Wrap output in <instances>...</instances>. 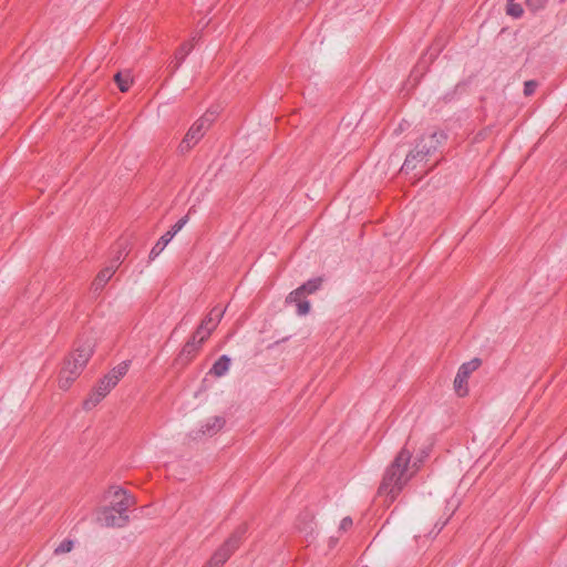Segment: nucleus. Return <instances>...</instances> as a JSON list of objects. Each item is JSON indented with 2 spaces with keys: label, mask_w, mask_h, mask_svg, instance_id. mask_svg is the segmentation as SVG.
<instances>
[{
  "label": "nucleus",
  "mask_w": 567,
  "mask_h": 567,
  "mask_svg": "<svg viewBox=\"0 0 567 567\" xmlns=\"http://www.w3.org/2000/svg\"><path fill=\"white\" fill-rule=\"evenodd\" d=\"M447 135L444 131L437 130L430 134H423L416 142L415 147L421 151L426 158L434 154L446 141Z\"/></svg>",
  "instance_id": "nucleus-8"
},
{
  "label": "nucleus",
  "mask_w": 567,
  "mask_h": 567,
  "mask_svg": "<svg viewBox=\"0 0 567 567\" xmlns=\"http://www.w3.org/2000/svg\"><path fill=\"white\" fill-rule=\"evenodd\" d=\"M195 38L189 42L182 43L175 51L174 60L168 64L167 69L169 74L173 75L183 64L186 56L190 53L194 48Z\"/></svg>",
  "instance_id": "nucleus-13"
},
{
  "label": "nucleus",
  "mask_w": 567,
  "mask_h": 567,
  "mask_svg": "<svg viewBox=\"0 0 567 567\" xmlns=\"http://www.w3.org/2000/svg\"><path fill=\"white\" fill-rule=\"evenodd\" d=\"M113 79L121 92H127L133 83L130 72H117L114 74Z\"/></svg>",
  "instance_id": "nucleus-19"
},
{
  "label": "nucleus",
  "mask_w": 567,
  "mask_h": 567,
  "mask_svg": "<svg viewBox=\"0 0 567 567\" xmlns=\"http://www.w3.org/2000/svg\"><path fill=\"white\" fill-rule=\"evenodd\" d=\"M538 86V82L535 80H528L524 83V94L526 96H530L535 93Z\"/></svg>",
  "instance_id": "nucleus-26"
},
{
  "label": "nucleus",
  "mask_w": 567,
  "mask_h": 567,
  "mask_svg": "<svg viewBox=\"0 0 567 567\" xmlns=\"http://www.w3.org/2000/svg\"><path fill=\"white\" fill-rule=\"evenodd\" d=\"M308 519L309 523H312L313 520V515L309 512H305V513H301L298 517V522L301 523L303 520Z\"/></svg>",
  "instance_id": "nucleus-29"
},
{
  "label": "nucleus",
  "mask_w": 567,
  "mask_h": 567,
  "mask_svg": "<svg viewBox=\"0 0 567 567\" xmlns=\"http://www.w3.org/2000/svg\"><path fill=\"white\" fill-rule=\"evenodd\" d=\"M172 240V238L168 236L167 233H165L153 246V248L150 251V260H154L168 245V243Z\"/></svg>",
  "instance_id": "nucleus-20"
},
{
  "label": "nucleus",
  "mask_w": 567,
  "mask_h": 567,
  "mask_svg": "<svg viewBox=\"0 0 567 567\" xmlns=\"http://www.w3.org/2000/svg\"><path fill=\"white\" fill-rule=\"evenodd\" d=\"M187 221L188 215H185L184 217L179 218L166 233L173 239L174 236L185 226Z\"/></svg>",
  "instance_id": "nucleus-23"
},
{
  "label": "nucleus",
  "mask_w": 567,
  "mask_h": 567,
  "mask_svg": "<svg viewBox=\"0 0 567 567\" xmlns=\"http://www.w3.org/2000/svg\"><path fill=\"white\" fill-rule=\"evenodd\" d=\"M99 520L106 527H123L128 523V516H120L114 508L107 506L101 511Z\"/></svg>",
  "instance_id": "nucleus-11"
},
{
  "label": "nucleus",
  "mask_w": 567,
  "mask_h": 567,
  "mask_svg": "<svg viewBox=\"0 0 567 567\" xmlns=\"http://www.w3.org/2000/svg\"><path fill=\"white\" fill-rule=\"evenodd\" d=\"M231 360L228 355L223 354L220 355L215 363L213 364L209 374H213L214 377L220 378L225 375L229 368H230Z\"/></svg>",
  "instance_id": "nucleus-17"
},
{
  "label": "nucleus",
  "mask_w": 567,
  "mask_h": 567,
  "mask_svg": "<svg viewBox=\"0 0 567 567\" xmlns=\"http://www.w3.org/2000/svg\"><path fill=\"white\" fill-rule=\"evenodd\" d=\"M492 133V126H486L478 131L474 136V142H481L485 140Z\"/></svg>",
  "instance_id": "nucleus-27"
},
{
  "label": "nucleus",
  "mask_w": 567,
  "mask_h": 567,
  "mask_svg": "<svg viewBox=\"0 0 567 567\" xmlns=\"http://www.w3.org/2000/svg\"><path fill=\"white\" fill-rule=\"evenodd\" d=\"M203 567H217L214 563H212V558L203 566Z\"/></svg>",
  "instance_id": "nucleus-31"
},
{
  "label": "nucleus",
  "mask_w": 567,
  "mask_h": 567,
  "mask_svg": "<svg viewBox=\"0 0 567 567\" xmlns=\"http://www.w3.org/2000/svg\"><path fill=\"white\" fill-rule=\"evenodd\" d=\"M225 313V309L216 306L214 307L209 313L200 321L199 326L196 328V330L194 331L196 336H203L207 329H210V327L216 323V326L218 324V322L221 320L223 316Z\"/></svg>",
  "instance_id": "nucleus-12"
},
{
  "label": "nucleus",
  "mask_w": 567,
  "mask_h": 567,
  "mask_svg": "<svg viewBox=\"0 0 567 567\" xmlns=\"http://www.w3.org/2000/svg\"><path fill=\"white\" fill-rule=\"evenodd\" d=\"M424 161H427V158L423 154H421V151L414 147L408 153L404 163L401 166V173L409 174L410 172L416 168L419 163Z\"/></svg>",
  "instance_id": "nucleus-15"
},
{
  "label": "nucleus",
  "mask_w": 567,
  "mask_h": 567,
  "mask_svg": "<svg viewBox=\"0 0 567 567\" xmlns=\"http://www.w3.org/2000/svg\"><path fill=\"white\" fill-rule=\"evenodd\" d=\"M547 2L548 0H526V7L530 11L536 12L540 9H544Z\"/></svg>",
  "instance_id": "nucleus-25"
},
{
  "label": "nucleus",
  "mask_w": 567,
  "mask_h": 567,
  "mask_svg": "<svg viewBox=\"0 0 567 567\" xmlns=\"http://www.w3.org/2000/svg\"><path fill=\"white\" fill-rule=\"evenodd\" d=\"M446 523H447V519L442 523L435 524V527L437 528L436 534H439L443 529V527L446 525Z\"/></svg>",
  "instance_id": "nucleus-30"
},
{
  "label": "nucleus",
  "mask_w": 567,
  "mask_h": 567,
  "mask_svg": "<svg viewBox=\"0 0 567 567\" xmlns=\"http://www.w3.org/2000/svg\"><path fill=\"white\" fill-rule=\"evenodd\" d=\"M216 329V323H214L210 329L200 337L196 336L193 332L192 337L187 340V342L183 346L182 350L175 358L174 364L181 368L186 367L193 359L197 355L199 350L202 349L203 343L210 337L212 332Z\"/></svg>",
  "instance_id": "nucleus-6"
},
{
  "label": "nucleus",
  "mask_w": 567,
  "mask_h": 567,
  "mask_svg": "<svg viewBox=\"0 0 567 567\" xmlns=\"http://www.w3.org/2000/svg\"><path fill=\"white\" fill-rule=\"evenodd\" d=\"M298 529L300 530H307V526L301 527L300 524H298Z\"/></svg>",
  "instance_id": "nucleus-33"
},
{
  "label": "nucleus",
  "mask_w": 567,
  "mask_h": 567,
  "mask_svg": "<svg viewBox=\"0 0 567 567\" xmlns=\"http://www.w3.org/2000/svg\"><path fill=\"white\" fill-rule=\"evenodd\" d=\"M247 530L248 525L246 523L240 524L223 543V545L213 554L212 563H214L217 567H223L224 564L235 553V550L238 549Z\"/></svg>",
  "instance_id": "nucleus-5"
},
{
  "label": "nucleus",
  "mask_w": 567,
  "mask_h": 567,
  "mask_svg": "<svg viewBox=\"0 0 567 567\" xmlns=\"http://www.w3.org/2000/svg\"><path fill=\"white\" fill-rule=\"evenodd\" d=\"M301 3L303 4H308L309 2H311L312 0H299Z\"/></svg>",
  "instance_id": "nucleus-32"
},
{
  "label": "nucleus",
  "mask_w": 567,
  "mask_h": 567,
  "mask_svg": "<svg viewBox=\"0 0 567 567\" xmlns=\"http://www.w3.org/2000/svg\"><path fill=\"white\" fill-rule=\"evenodd\" d=\"M95 341L92 338H79L74 343V350L64 359L59 374V388L68 390L80 377L83 369L94 353Z\"/></svg>",
  "instance_id": "nucleus-2"
},
{
  "label": "nucleus",
  "mask_w": 567,
  "mask_h": 567,
  "mask_svg": "<svg viewBox=\"0 0 567 567\" xmlns=\"http://www.w3.org/2000/svg\"><path fill=\"white\" fill-rule=\"evenodd\" d=\"M131 365L130 360L122 361L120 364L114 367L107 374V379L111 381V385H117L120 380L126 375L128 368Z\"/></svg>",
  "instance_id": "nucleus-16"
},
{
  "label": "nucleus",
  "mask_w": 567,
  "mask_h": 567,
  "mask_svg": "<svg viewBox=\"0 0 567 567\" xmlns=\"http://www.w3.org/2000/svg\"><path fill=\"white\" fill-rule=\"evenodd\" d=\"M226 424V420L223 416H214L209 419L199 431L196 432L194 439L199 437V435H209L213 436L217 432H219Z\"/></svg>",
  "instance_id": "nucleus-14"
},
{
  "label": "nucleus",
  "mask_w": 567,
  "mask_h": 567,
  "mask_svg": "<svg viewBox=\"0 0 567 567\" xmlns=\"http://www.w3.org/2000/svg\"><path fill=\"white\" fill-rule=\"evenodd\" d=\"M116 385H111V381L107 379L106 375H104L102 379H100L95 385V389L99 391H102V393L105 392V395H107L112 389H114Z\"/></svg>",
  "instance_id": "nucleus-22"
},
{
  "label": "nucleus",
  "mask_w": 567,
  "mask_h": 567,
  "mask_svg": "<svg viewBox=\"0 0 567 567\" xmlns=\"http://www.w3.org/2000/svg\"><path fill=\"white\" fill-rule=\"evenodd\" d=\"M121 258L122 251H118V255L116 256V258L112 260V264L107 267H104L97 272L96 277L94 278L91 285V290L94 293L100 292L104 288V286L110 281V279L115 274L118 265L121 264Z\"/></svg>",
  "instance_id": "nucleus-9"
},
{
  "label": "nucleus",
  "mask_w": 567,
  "mask_h": 567,
  "mask_svg": "<svg viewBox=\"0 0 567 567\" xmlns=\"http://www.w3.org/2000/svg\"><path fill=\"white\" fill-rule=\"evenodd\" d=\"M482 364V360L480 358H474L468 362L463 363L456 373L454 379V389L456 394L460 398H463L468 394L467 379L471 373L477 370Z\"/></svg>",
  "instance_id": "nucleus-7"
},
{
  "label": "nucleus",
  "mask_w": 567,
  "mask_h": 567,
  "mask_svg": "<svg viewBox=\"0 0 567 567\" xmlns=\"http://www.w3.org/2000/svg\"><path fill=\"white\" fill-rule=\"evenodd\" d=\"M215 120V114L207 111L202 117H199L187 131L184 138L178 145L181 154L189 152L205 135L207 130L210 127Z\"/></svg>",
  "instance_id": "nucleus-4"
},
{
  "label": "nucleus",
  "mask_w": 567,
  "mask_h": 567,
  "mask_svg": "<svg viewBox=\"0 0 567 567\" xmlns=\"http://www.w3.org/2000/svg\"><path fill=\"white\" fill-rule=\"evenodd\" d=\"M73 540L71 539H64L60 543V545L54 549V554L56 555H60V554H65V553H69L72 550L73 548Z\"/></svg>",
  "instance_id": "nucleus-24"
},
{
  "label": "nucleus",
  "mask_w": 567,
  "mask_h": 567,
  "mask_svg": "<svg viewBox=\"0 0 567 567\" xmlns=\"http://www.w3.org/2000/svg\"><path fill=\"white\" fill-rule=\"evenodd\" d=\"M352 525H353L352 518L350 516H347V517L342 518L339 529L347 532L348 529H350L352 527Z\"/></svg>",
  "instance_id": "nucleus-28"
},
{
  "label": "nucleus",
  "mask_w": 567,
  "mask_h": 567,
  "mask_svg": "<svg viewBox=\"0 0 567 567\" xmlns=\"http://www.w3.org/2000/svg\"><path fill=\"white\" fill-rule=\"evenodd\" d=\"M105 392L102 393V391H99L97 389H95V386L92 389V391L90 392L89 396L83 401L82 403V408L83 410L85 411H91L92 409H94L104 398H105Z\"/></svg>",
  "instance_id": "nucleus-18"
},
{
  "label": "nucleus",
  "mask_w": 567,
  "mask_h": 567,
  "mask_svg": "<svg viewBox=\"0 0 567 567\" xmlns=\"http://www.w3.org/2000/svg\"><path fill=\"white\" fill-rule=\"evenodd\" d=\"M114 497L117 499L114 501L109 507L114 508V512L120 516H128V508L135 504L134 496L128 494L124 488L117 487V489L114 492Z\"/></svg>",
  "instance_id": "nucleus-10"
},
{
  "label": "nucleus",
  "mask_w": 567,
  "mask_h": 567,
  "mask_svg": "<svg viewBox=\"0 0 567 567\" xmlns=\"http://www.w3.org/2000/svg\"><path fill=\"white\" fill-rule=\"evenodd\" d=\"M412 453L403 447L386 467L378 488V496H385L386 505L392 504L413 474L406 475Z\"/></svg>",
  "instance_id": "nucleus-1"
},
{
  "label": "nucleus",
  "mask_w": 567,
  "mask_h": 567,
  "mask_svg": "<svg viewBox=\"0 0 567 567\" xmlns=\"http://www.w3.org/2000/svg\"><path fill=\"white\" fill-rule=\"evenodd\" d=\"M506 13L513 18H520L524 13V10L519 3L513 1L506 3Z\"/></svg>",
  "instance_id": "nucleus-21"
},
{
  "label": "nucleus",
  "mask_w": 567,
  "mask_h": 567,
  "mask_svg": "<svg viewBox=\"0 0 567 567\" xmlns=\"http://www.w3.org/2000/svg\"><path fill=\"white\" fill-rule=\"evenodd\" d=\"M324 279L323 277H315L302 284L297 289L289 292L286 297V303H296L297 306V315L306 316L310 312V302L305 299L306 295H311L317 292Z\"/></svg>",
  "instance_id": "nucleus-3"
}]
</instances>
